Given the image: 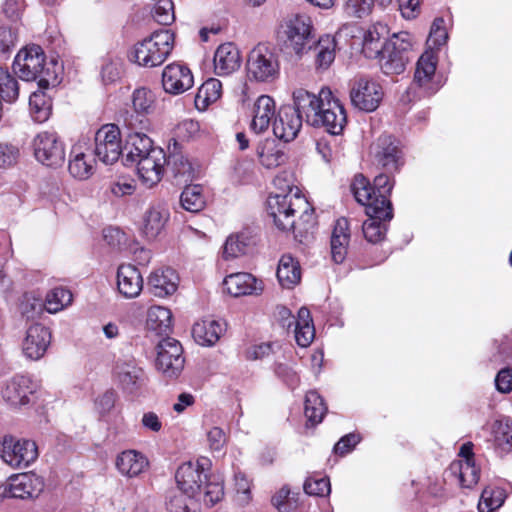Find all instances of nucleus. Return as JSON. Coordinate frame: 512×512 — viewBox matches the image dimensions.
I'll return each instance as SVG.
<instances>
[{
    "label": "nucleus",
    "mask_w": 512,
    "mask_h": 512,
    "mask_svg": "<svg viewBox=\"0 0 512 512\" xmlns=\"http://www.w3.org/2000/svg\"><path fill=\"white\" fill-rule=\"evenodd\" d=\"M19 148L13 144H0V167H9L15 164L19 158Z\"/></svg>",
    "instance_id": "obj_63"
},
{
    "label": "nucleus",
    "mask_w": 512,
    "mask_h": 512,
    "mask_svg": "<svg viewBox=\"0 0 512 512\" xmlns=\"http://www.w3.org/2000/svg\"><path fill=\"white\" fill-rule=\"evenodd\" d=\"M257 156L260 163L267 169L277 168L288 160L285 147L273 139H266L258 145Z\"/></svg>",
    "instance_id": "obj_33"
},
{
    "label": "nucleus",
    "mask_w": 512,
    "mask_h": 512,
    "mask_svg": "<svg viewBox=\"0 0 512 512\" xmlns=\"http://www.w3.org/2000/svg\"><path fill=\"white\" fill-rule=\"evenodd\" d=\"M351 191L356 201L365 206L366 214L368 209L371 207H377L379 209H386V207H392L391 201L386 198H378L376 191L370 185L369 181L363 175L355 176L352 184Z\"/></svg>",
    "instance_id": "obj_26"
},
{
    "label": "nucleus",
    "mask_w": 512,
    "mask_h": 512,
    "mask_svg": "<svg viewBox=\"0 0 512 512\" xmlns=\"http://www.w3.org/2000/svg\"><path fill=\"white\" fill-rule=\"evenodd\" d=\"M248 245L249 239L243 233L231 235L225 242L223 255L225 259L238 257L246 253Z\"/></svg>",
    "instance_id": "obj_53"
},
{
    "label": "nucleus",
    "mask_w": 512,
    "mask_h": 512,
    "mask_svg": "<svg viewBox=\"0 0 512 512\" xmlns=\"http://www.w3.org/2000/svg\"><path fill=\"white\" fill-rule=\"evenodd\" d=\"M277 278L282 287L290 289L301 280V267L291 255H283L277 268Z\"/></svg>",
    "instance_id": "obj_38"
},
{
    "label": "nucleus",
    "mask_w": 512,
    "mask_h": 512,
    "mask_svg": "<svg viewBox=\"0 0 512 512\" xmlns=\"http://www.w3.org/2000/svg\"><path fill=\"white\" fill-rule=\"evenodd\" d=\"M154 102V94L146 88H138L133 92L132 104L136 114L126 119L129 129L150 130L151 123L147 115L153 111Z\"/></svg>",
    "instance_id": "obj_15"
},
{
    "label": "nucleus",
    "mask_w": 512,
    "mask_h": 512,
    "mask_svg": "<svg viewBox=\"0 0 512 512\" xmlns=\"http://www.w3.org/2000/svg\"><path fill=\"white\" fill-rule=\"evenodd\" d=\"M167 158L164 150L160 147L152 151L134 163L137 166L139 177L149 186L157 184L163 174Z\"/></svg>",
    "instance_id": "obj_16"
},
{
    "label": "nucleus",
    "mask_w": 512,
    "mask_h": 512,
    "mask_svg": "<svg viewBox=\"0 0 512 512\" xmlns=\"http://www.w3.org/2000/svg\"><path fill=\"white\" fill-rule=\"evenodd\" d=\"M70 157L68 169L74 178L85 180L93 174L94 160L82 151L81 146H73Z\"/></svg>",
    "instance_id": "obj_39"
},
{
    "label": "nucleus",
    "mask_w": 512,
    "mask_h": 512,
    "mask_svg": "<svg viewBox=\"0 0 512 512\" xmlns=\"http://www.w3.org/2000/svg\"><path fill=\"white\" fill-rule=\"evenodd\" d=\"M275 116V101L268 95H261L257 98L253 108V119L251 129L259 134L266 131Z\"/></svg>",
    "instance_id": "obj_32"
},
{
    "label": "nucleus",
    "mask_w": 512,
    "mask_h": 512,
    "mask_svg": "<svg viewBox=\"0 0 512 512\" xmlns=\"http://www.w3.org/2000/svg\"><path fill=\"white\" fill-rule=\"evenodd\" d=\"M281 315L284 318L286 315L289 318V322L287 326L290 327L293 323H295V340L297 344L301 347H307L313 341L315 336V328L313 325V321L311 318L310 311L306 307H301L298 311V317L295 320L293 316H291L290 312L283 308L281 311Z\"/></svg>",
    "instance_id": "obj_27"
},
{
    "label": "nucleus",
    "mask_w": 512,
    "mask_h": 512,
    "mask_svg": "<svg viewBox=\"0 0 512 512\" xmlns=\"http://www.w3.org/2000/svg\"><path fill=\"white\" fill-rule=\"evenodd\" d=\"M191 71L180 64L167 65L162 73V85L170 94H181L193 86Z\"/></svg>",
    "instance_id": "obj_23"
},
{
    "label": "nucleus",
    "mask_w": 512,
    "mask_h": 512,
    "mask_svg": "<svg viewBox=\"0 0 512 512\" xmlns=\"http://www.w3.org/2000/svg\"><path fill=\"white\" fill-rule=\"evenodd\" d=\"M323 97L324 101H321L322 106L315 118V123H312L311 126L324 128L332 135H339L347 123L345 109L330 90H324Z\"/></svg>",
    "instance_id": "obj_10"
},
{
    "label": "nucleus",
    "mask_w": 512,
    "mask_h": 512,
    "mask_svg": "<svg viewBox=\"0 0 512 512\" xmlns=\"http://www.w3.org/2000/svg\"><path fill=\"white\" fill-rule=\"evenodd\" d=\"M303 120L290 105L282 106L273 123V133L279 140L293 141L302 128Z\"/></svg>",
    "instance_id": "obj_18"
},
{
    "label": "nucleus",
    "mask_w": 512,
    "mask_h": 512,
    "mask_svg": "<svg viewBox=\"0 0 512 512\" xmlns=\"http://www.w3.org/2000/svg\"><path fill=\"white\" fill-rule=\"evenodd\" d=\"M34 156L38 162L48 167H59L65 161V147L54 131H43L33 139Z\"/></svg>",
    "instance_id": "obj_11"
},
{
    "label": "nucleus",
    "mask_w": 512,
    "mask_h": 512,
    "mask_svg": "<svg viewBox=\"0 0 512 512\" xmlns=\"http://www.w3.org/2000/svg\"><path fill=\"white\" fill-rule=\"evenodd\" d=\"M241 58L237 47L233 43L220 45L214 55V70L219 76H226L240 67Z\"/></svg>",
    "instance_id": "obj_29"
},
{
    "label": "nucleus",
    "mask_w": 512,
    "mask_h": 512,
    "mask_svg": "<svg viewBox=\"0 0 512 512\" xmlns=\"http://www.w3.org/2000/svg\"><path fill=\"white\" fill-rule=\"evenodd\" d=\"M372 162L387 172H397L404 164L400 142L392 135H381L370 147Z\"/></svg>",
    "instance_id": "obj_8"
},
{
    "label": "nucleus",
    "mask_w": 512,
    "mask_h": 512,
    "mask_svg": "<svg viewBox=\"0 0 512 512\" xmlns=\"http://www.w3.org/2000/svg\"><path fill=\"white\" fill-rule=\"evenodd\" d=\"M178 276L175 270L166 268L153 272L149 277L152 293L157 297H166L177 289Z\"/></svg>",
    "instance_id": "obj_37"
},
{
    "label": "nucleus",
    "mask_w": 512,
    "mask_h": 512,
    "mask_svg": "<svg viewBox=\"0 0 512 512\" xmlns=\"http://www.w3.org/2000/svg\"><path fill=\"white\" fill-rule=\"evenodd\" d=\"M51 341V333L47 327L36 323L31 325L22 343L24 355L31 360H39L44 356Z\"/></svg>",
    "instance_id": "obj_19"
},
{
    "label": "nucleus",
    "mask_w": 512,
    "mask_h": 512,
    "mask_svg": "<svg viewBox=\"0 0 512 512\" xmlns=\"http://www.w3.org/2000/svg\"><path fill=\"white\" fill-rule=\"evenodd\" d=\"M169 212L164 207L151 206L143 216L142 233L148 240L155 239L164 229Z\"/></svg>",
    "instance_id": "obj_36"
},
{
    "label": "nucleus",
    "mask_w": 512,
    "mask_h": 512,
    "mask_svg": "<svg viewBox=\"0 0 512 512\" xmlns=\"http://www.w3.org/2000/svg\"><path fill=\"white\" fill-rule=\"evenodd\" d=\"M192 499L194 497H188L183 492L173 491L169 495L167 510L168 512H191Z\"/></svg>",
    "instance_id": "obj_57"
},
{
    "label": "nucleus",
    "mask_w": 512,
    "mask_h": 512,
    "mask_svg": "<svg viewBox=\"0 0 512 512\" xmlns=\"http://www.w3.org/2000/svg\"><path fill=\"white\" fill-rule=\"evenodd\" d=\"M166 164L171 167L176 178L188 181L193 176V168L188 159L180 153H174L167 158Z\"/></svg>",
    "instance_id": "obj_52"
},
{
    "label": "nucleus",
    "mask_w": 512,
    "mask_h": 512,
    "mask_svg": "<svg viewBox=\"0 0 512 512\" xmlns=\"http://www.w3.org/2000/svg\"><path fill=\"white\" fill-rule=\"evenodd\" d=\"M121 133L114 124L102 126L95 134V156L106 165L115 163L122 154Z\"/></svg>",
    "instance_id": "obj_14"
},
{
    "label": "nucleus",
    "mask_w": 512,
    "mask_h": 512,
    "mask_svg": "<svg viewBox=\"0 0 512 512\" xmlns=\"http://www.w3.org/2000/svg\"><path fill=\"white\" fill-rule=\"evenodd\" d=\"M327 407L322 397L316 391H309L305 397L304 413L309 422L313 425L322 422Z\"/></svg>",
    "instance_id": "obj_46"
},
{
    "label": "nucleus",
    "mask_w": 512,
    "mask_h": 512,
    "mask_svg": "<svg viewBox=\"0 0 512 512\" xmlns=\"http://www.w3.org/2000/svg\"><path fill=\"white\" fill-rule=\"evenodd\" d=\"M13 72L24 81H38V87L48 88L59 83L57 62L47 61L39 45H28L20 49L13 61Z\"/></svg>",
    "instance_id": "obj_2"
},
{
    "label": "nucleus",
    "mask_w": 512,
    "mask_h": 512,
    "mask_svg": "<svg viewBox=\"0 0 512 512\" xmlns=\"http://www.w3.org/2000/svg\"><path fill=\"white\" fill-rule=\"evenodd\" d=\"M449 471L456 476L459 483L464 488H472L478 483L479 469L476 467L474 460H459L453 462Z\"/></svg>",
    "instance_id": "obj_42"
},
{
    "label": "nucleus",
    "mask_w": 512,
    "mask_h": 512,
    "mask_svg": "<svg viewBox=\"0 0 512 512\" xmlns=\"http://www.w3.org/2000/svg\"><path fill=\"white\" fill-rule=\"evenodd\" d=\"M71 302L72 293L63 287H57L47 294L46 309L50 313H55L69 305Z\"/></svg>",
    "instance_id": "obj_51"
},
{
    "label": "nucleus",
    "mask_w": 512,
    "mask_h": 512,
    "mask_svg": "<svg viewBox=\"0 0 512 512\" xmlns=\"http://www.w3.org/2000/svg\"><path fill=\"white\" fill-rule=\"evenodd\" d=\"M412 39L409 33L394 34L386 43L380 54V67L386 75H399L410 61Z\"/></svg>",
    "instance_id": "obj_5"
},
{
    "label": "nucleus",
    "mask_w": 512,
    "mask_h": 512,
    "mask_svg": "<svg viewBox=\"0 0 512 512\" xmlns=\"http://www.w3.org/2000/svg\"><path fill=\"white\" fill-rule=\"evenodd\" d=\"M386 31V27L383 25H375L367 30L363 38V52L369 58H376L383 52L385 38L383 33Z\"/></svg>",
    "instance_id": "obj_43"
},
{
    "label": "nucleus",
    "mask_w": 512,
    "mask_h": 512,
    "mask_svg": "<svg viewBox=\"0 0 512 512\" xmlns=\"http://www.w3.org/2000/svg\"><path fill=\"white\" fill-rule=\"evenodd\" d=\"M448 39V34L445 29V21L443 18H435L430 29L428 44L434 48L439 49L442 45L446 43Z\"/></svg>",
    "instance_id": "obj_55"
},
{
    "label": "nucleus",
    "mask_w": 512,
    "mask_h": 512,
    "mask_svg": "<svg viewBox=\"0 0 512 512\" xmlns=\"http://www.w3.org/2000/svg\"><path fill=\"white\" fill-rule=\"evenodd\" d=\"M153 17L161 25H170L175 19L172 0H157Z\"/></svg>",
    "instance_id": "obj_56"
},
{
    "label": "nucleus",
    "mask_w": 512,
    "mask_h": 512,
    "mask_svg": "<svg viewBox=\"0 0 512 512\" xmlns=\"http://www.w3.org/2000/svg\"><path fill=\"white\" fill-rule=\"evenodd\" d=\"M349 237H331V256L335 263H342L347 255Z\"/></svg>",
    "instance_id": "obj_61"
},
{
    "label": "nucleus",
    "mask_w": 512,
    "mask_h": 512,
    "mask_svg": "<svg viewBox=\"0 0 512 512\" xmlns=\"http://www.w3.org/2000/svg\"><path fill=\"white\" fill-rule=\"evenodd\" d=\"M394 186V182L386 174H379L374 178V185L372 188L376 191L378 198L389 199V195Z\"/></svg>",
    "instance_id": "obj_64"
},
{
    "label": "nucleus",
    "mask_w": 512,
    "mask_h": 512,
    "mask_svg": "<svg viewBox=\"0 0 512 512\" xmlns=\"http://www.w3.org/2000/svg\"><path fill=\"white\" fill-rule=\"evenodd\" d=\"M208 460L203 458L195 463L186 462L176 471L175 479L180 492L203 501L207 505H214L224 495L223 484L215 477H208L205 465Z\"/></svg>",
    "instance_id": "obj_1"
},
{
    "label": "nucleus",
    "mask_w": 512,
    "mask_h": 512,
    "mask_svg": "<svg viewBox=\"0 0 512 512\" xmlns=\"http://www.w3.org/2000/svg\"><path fill=\"white\" fill-rule=\"evenodd\" d=\"M19 96V84L14 76L0 67V99L8 103L17 100Z\"/></svg>",
    "instance_id": "obj_48"
},
{
    "label": "nucleus",
    "mask_w": 512,
    "mask_h": 512,
    "mask_svg": "<svg viewBox=\"0 0 512 512\" xmlns=\"http://www.w3.org/2000/svg\"><path fill=\"white\" fill-rule=\"evenodd\" d=\"M375 0H347L346 11L357 18L368 15L374 6Z\"/></svg>",
    "instance_id": "obj_59"
},
{
    "label": "nucleus",
    "mask_w": 512,
    "mask_h": 512,
    "mask_svg": "<svg viewBox=\"0 0 512 512\" xmlns=\"http://www.w3.org/2000/svg\"><path fill=\"white\" fill-rule=\"evenodd\" d=\"M131 132L127 137L124 150L126 151L125 161L126 165L129 163L134 164L138 158H142L150 153L153 146V141L144 133L146 130L130 129Z\"/></svg>",
    "instance_id": "obj_31"
},
{
    "label": "nucleus",
    "mask_w": 512,
    "mask_h": 512,
    "mask_svg": "<svg viewBox=\"0 0 512 512\" xmlns=\"http://www.w3.org/2000/svg\"><path fill=\"white\" fill-rule=\"evenodd\" d=\"M147 327L157 334L167 333L172 324L171 311L162 306H152L147 314Z\"/></svg>",
    "instance_id": "obj_44"
},
{
    "label": "nucleus",
    "mask_w": 512,
    "mask_h": 512,
    "mask_svg": "<svg viewBox=\"0 0 512 512\" xmlns=\"http://www.w3.org/2000/svg\"><path fill=\"white\" fill-rule=\"evenodd\" d=\"M115 464L122 475L132 478L145 470L148 466V460L136 450H126L117 456Z\"/></svg>",
    "instance_id": "obj_35"
},
{
    "label": "nucleus",
    "mask_w": 512,
    "mask_h": 512,
    "mask_svg": "<svg viewBox=\"0 0 512 512\" xmlns=\"http://www.w3.org/2000/svg\"><path fill=\"white\" fill-rule=\"evenodd\" d=\"M247 73L258 82H272L279 75V61L276 54L265 44L257 45L248 56Z\"/></svg>",
    "instance_id": "obj_7"
},
{
    "label": "nucleus",
    "mask_w": 512,
    "mask_h": 512,
    "mask_svg": "<svg viewBox=\"0 0 512 512\" xmlns=\"http://www.w3.org/2000/svg\"><path fill=\"white\" fill-rule=\"evenodd\" d=\"M174 46V34L168 29L155 31L148 38L137 43L133 57L139 66H160L167 59Z\"/></svg>",
    "instance_id": "obj_4"
},
{
    "label": "nucleus",
    "mask_w": 512,
    "mask_h": 512,
    "mask_svg": "<svg viewBox=\"0 0 512 512\" xmlns=\"http://www.w3.org/2000/svg\"><path fill=\"white\" fill-rule=\"evenodd\" d=\"M223 284L227 292L234 297L259 294L263 290L261 281H258L252 274L244 272L227 276Z\"/></svg>",
    "instance_id": "obj_28"
},
{
    "label": "nucleus",
    "mask_w": 512,
    "mask_h": 512,
    "mask_svg": "<svg viewBox=\"0 0 512 512\" xmlns=\"http://www.w3.org/2000/svg\"><path fill=\"white\" fill-rule=\"evenodd\" d=\"M119 292L126 298L137 297L143 288V278L135 266L121 265L117 271Z\"/></svg>",
    "instance_id": "obj_30"
},
{
    "label": "nucleus",
    "mask_w": 512,
    "mask_h": 512,
    "mask_svg": "<svg viewBox=\"0 0 512 512\" xmlns=\"http://www.w3.org/2000/svg\"><path fill=\"white\" fill-rule=\"evenodd\" d=\"M225 330V324L213 319H205L194 324L192 335L202 346L214 345Z\"/></svg>",
    "instance_id": "obj_34"
},
{
    "label": "nucleus",
    "mask_w": 512,
    "mask_h": 512,
    "mask_svg": "<svg viewBox=\"0 0 512 512\" xmlns=\"http://www.w3.org/2000/svg\"><path fill=\"white\" fill-rule=\"evenodd\" d=\"M114 371L119 385L126 393L135 394L145 382L144 371L133 360L118 361Z\"/></svg>",
    "instance_id": "obj_24"
},
{
    "label": "nucleus",
    "mask_w": 512,
    "mask_h": 512,
    "mask_svg": "<svg viewBox=\"0 0 512 512\" xmlns=\"http://www.w3.org/2000/svg\"><path fill=\"white\" fill-rule=\"evenodd\" d=\"M35 388L34 383L29 377L16 375L7 381L2 390V397L11 406H24L29 403V397L34 393Z\"/></svg>",
    "instance_id": "obj_21"
},
{
    "label": "nucleus",
    "mask_w": 512,
    "mask_h": 512,
    "mask_svg": "<svg viewBox=\"0 0 512 512\" xmlns=\"http://www.w3.org/2000/svg\"><path fill=\"white\" fill-rule=\"evenodd\" d=\"M47 88H40L31 93L29 97L30 114L34 121L43 123L49 119L52 110V101L45 93Z\"/></svg>",
    "instance_id": "obj_41"
},
{
    "label": "nucleus",
    "mask_w": 512,
    "mask_h": 512,
    "mask_svg": "<svg viewBox=\"0 0 512 512\" xmlns=\"http://www.w3.org/2000/svg\"><path fill=\"white\" fill-rule=\"evenodd\" d=\"M156 351V369L167 379L177 378L185 363L180 342L174 338H164L158 343Z\"/></svg>",
    "instance_id": "obj_9"
},
{
    "label": "nucleus",
    "mask_w": 512,
    "mask_h": 512,
    "mask_svg": "<svg viewBox=\"0 0 512 512\" xmlns=\"http://www.w3.org/2000/svg\"><path fill=\"white\" fill-rule=\"evenodd\" d=\"M366 215L368 219L362 225L365 239L374 244L381 242L385 238L388 223L393 218L392 207L379 209L370 206Z\"/></svg>",
    "instance_id": "obj_17"
},
{
    "label": "nucleus",
    "mask_w": 512,
    "mask_h": 512,
    "mask_svg": "<svg viewBox=\"0 0 512 512\" xmlns=\"http://www.w3.org/2000/svg\"><path fill=\"white\" fill-rule=\"evenodd\" d=\"M324 90L322 89L318 95L311 93L305 89L299 88L293 92V109L306 123L312 125L324 101Z\"/></svg>",
    "instance_id": "obj_22"
},
{
    "label": "nucleus",
    "mask_w": 512,
    "mask_h": 512,
    "mask_svg": "<svg viewBox=\"0 0 512 512\" xmlns=\"http://www.w3.org/2000/svg\"><path fill=\"white\" fill-rule=\"evenodd\" d=\"M311 21L306 16H294L281 26L278 32V40L286 49H290L297 55L311 50L314 43L311 34Z\"/></svg>",
    "instance_id": "obj_6"
},
{
    "label": "nucleus",
    "mask_w": 512,
    "mask_h": 512,
    "mask_svg": "<svg viewBox=\"0 0 512 512\" xmlns=\"http://www.w3.org/2000/svg\"><path fill=\"white\" fill-rule=\"evenodd\" d=\"M11 498L29 499L40 495L44 489L43 479L34 473L13 475L9 479Z\"/></svg>",
    "instance_id": "obj_25"
},
{
    "label": "nucleus",
    "mask_w": 512,
    "mask_h": 512,
    "mask_svg": "<svg viewBox=\"0 0 512 512\" xmlns=\"http://www.w3.org/2000/svg\"><path fill=\"white\" fill-rule=\"evenodd\" d=\"M308 202L296 190L293 192L292 188L285 194L270 195L267 199V211L272 217L276 227L282 231H293L302 233L303 230L307 231V227L303 229L300 224L296 222V213L304 209L300 219L305 222L313 220V212L307 211ZM297 237V234H295Z\"/></svg>",
    "instance_id": "obj_3"
},
{
    "label": "nucleus",
    "mask_w": 512,
    "mask_h": 512,
    "mask_svg": "<svg viewBox=\"0 0 512 512\" xmlns=\"http://www.w3.org/2000/svg\"><path fill=\"white\" fill-rule=\"evenodd\" d=\"M16 30L9 25L0 24V52H9L16 44Z\"/></svg>",
    "instance_id": "obj_62"
},
{
    "label": "nucleus",
    "mask_w": 512,
    "mask_h": 512,
    "mask_svg": "<svg viewBox=\"0 0 512 512\" xmlns=\"http://www.w3.org/2000/svg\"><path fill=\"white\" fill-rule=\"evenodd\" d=\"M383 95L381 85L367 77L354 80L350 89L352 105L364 112L375 111L382 101Z\"/></svg>",
    "instance_id": "obj_13"
},
{
    "label": "nucleus",
    "mask_w": 512,
    "mask_h": 512,
    "mask_svg": "<svg viewBox=\"0 0 512 512\" xmlns=\"http://www.w3.org/2000/svg\"><path fill=\"white\" fill-rule=\"evenodd\" d=\"M437 62V53L433 49H428L419 57L416 64L414 83L428 94H433L438 89L433 81Z\"/></svg>",
    "instance_id": "obj_20"
},
{
    "label": "nucleus",
    "mask_w": 512,
    "mask_h": 512,
    "mask_svg": "<svg viewBox=\"0 0 512 512\" xmlns=\"http://www.w3.org/2000/svg\"><path fill=\"white\" fill-rule=\"evenodd\" d=\"M315 56V64L318 69H327L335 59L336 40L330 35L314 41L312 48Z\"/></svg>",
    "instance_id": "obj_40"
},
{
    "label": "nucleus",
    "mask_w": 512,
    "mask_h": 512,
    "mask_svg": "<svg viewBox=\"0 0 512 512\" xmlns=\"http://www.w3.org/2000/svg\"><path fill=\"white\" fill-rule=\"evenodd\" d=\"M505 494L502 489H493L490 487L482 491L480 501L478 503L479 512H492L504 503Z\"/></svg>",
    "instance_id": "obj_50"
},
{
    "label": "nucleus",
    "mask_w": 512,
    "mask_h": 512,
    "mask_svg": "<svg viewBox=\"0 0 512 512\" xmlns=\"http://www.w3.org/2000/svg\"><path fill=\"white\" fill-rule=\"evenodd\" d=\"M0 457L14 468H26L38 457L36 443L31 440L4 437L0 444Z\"/></svg>",
    "instance_id": "obj_12"
},
{
    "label": "nucleus",
    "mask_w": 512,
    "mask_h": 512,
    "mask_svg": "<svg viewBox=\"0 0 512 512\" xmlns=\"http://www.w3.org/2000/svg\"><path fill=\"white\" fill-rule=\"evenodd\" d=\"M306 494L311 496H327L331 492L328 478L311 479L308 478L303 485Z\"/></svg>",
    "instance_id": "obj_58"
},
{
    "label": "nucleus",
    "mask_w": 512,
    "mask_h": 512,
    "mask_svg": "<svg viewBox=\"0 0 512 512\" xmlns=\"http://www.w3.org/2000/svg\"><path fill=\"white\" fill-rule=\"evenodd\" d=\"M181 206L191 213H197L206 205L201 185H189L184 188L180 196Z\"/></svg>",
    "instance_id": "obj_45"
},
{
    "label": "nucleus",
    "mask_w": 512,
    "mask_h": 512,
    "mask_svg": "<svg viewBox=\"0 0 512 512\" xmlns=\"http://www.w3.org/2000/svg\"><path fill=\"white\" fill-rule=\"evenodd\" d=\"M123 60L119 57L108 58L101 68V77L104 83H113L121 78Z\"/></svg>",
    "instance_id": "obj_54"
},
{
    "label": "nucleus",
    "mask_w": 512,
    "mask_h": 512,
    "mask_svg": "<svg viewBox=\"0 0 512 512\" xmlns=\"http://www.w3.org/2000/svg\"><path fill=\"white\" fill-rule=\"evenodd\" d=\"M290 489L282 487L273 497L272 504L279 512H292L297 508V503L289 498Z\"/></svg>",
    "instance_id": "obj_60"
},
{
    "label": "nucleus",
    "mask_w": 512,
    "mask_h": 512,
    "mask_svg": "<svg viewBox=\"0 0 512 512\" xmlns=\"http://www.w3.org/2000/svg\"><path fill=\"white\" fill-rule=\"evenodd\" d=\"M221 92V82L215 78H210L205 81L198 89L195 102L197 105L200 102H202L204 106L209 105L210 103H214L220 98Z\"/></svg>",
    "instance_id": "obj_49"
},
{
    "label": "nucleus",
    "mask_w": 512,
    "mask_h": 512,
    "mask_svg": "<svg viewBox=\"0 0 512 512\" xmlns=\"http://www.w3.org/2000/svg\"><path fill=\"white\" fill-rule=\"evenodd\" d=\"M495 442L503 450L512 449V419L496 420L492 426Z\"/></svg>",
    "instance_id": "obj_47"
}]
</instances>
